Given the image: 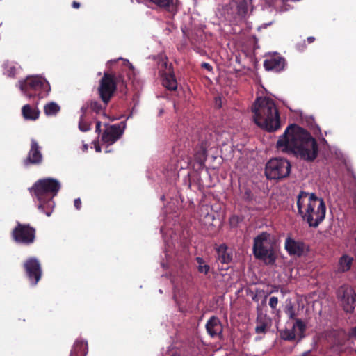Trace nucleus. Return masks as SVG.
Returning a JSON list of instances; mask_svg holds the SVG:
<instances>
[{
    "label": "nucleus",
    "instance_id": "39",
    "mask_svg": "<svg viewBox=\"0 0 356 356\" xmlns=\"http://www.w3.org/2000/svg\"><path fill=\"white\" fill-rule=\"evenodd\" d=\"M81 204L82 202L80 198H76L74 200V205L77 210H79L81 208Z\"/></svg>",
    "mask_w": 356,
    "mask_h": 356
},
{
    "label": "nucleus",
    "instance_id": "36",
    "mask_svg": "<svg viewBox=\"0 0 356 356\" xmlns=\"http://www.w3.org/2000/svg\"><path fill=\"white\" fill-rule=\"evenodd\" d=\"M277 304L278 298L275 296L270 297L269 300V306L273 310H275L277 309Z\"/></svg>",
    "mask_w": 356,
    "mask_h": 356
},
{
    "label": "nucleus",
    "instance_id": "4",
    "mask_svg": "<svg viewBox=\"0 0 356 356\" xmlns=\"http://www.w3.org/2000/svg\"><path fill=\"white\" fill-rule=\"evenodd\" d=\"M273 236L267 232H262L254 238L252 252L254 257L266 264H273L276 261Z\"/></svg>",
    "mask_w": 356,
    "mask_h": 356
},
{
    "label": "nucleus",
    "instance_id": "16",
    "mask_svg": "<svg viewBox=\"0 0 356 356\" xmlns=\"http://www.w3.org/2000/svg\"><path fill=\"white\" fill-rule=\"evenodd\" d=\"M286 65L285 59L278 54L268 56L264 61V67L267 71L280 72Z\"/></svg>",
    "mask_w": 356,
    "mask_h": 356
},
{
    "label": "nucleus",
    "instance_id": "45",
    "mask_svg": "<svg viewBox=\"0 0 356 356\" xmlns=\"http://www.w3.org/2000/svg\"><path fill=\"white\" fill-rule=\"evenodd\" d=\"M298 47L299 50L302 51L305 48V42H303V44L302 45L298 44Z\"/></svg>",
    "mask_w": 356,
    "mask_h": 356
},
{
    "label": "nucleus",
    "instance_id": "23",
    "mask_svg": "<svg viewBox=\"0 0 356 356\" xmlns=\"http://www.w3.org/2000/svg\"><path fill=\"white\" fill-rule=\"evenodd\" d=\"M40 111L37 108H33L29 104L24 105L22 108V114L25 120H36L40 116Z\"/></svg>",
    "mask_w": 356,
    "mask_h": 356
},
{
    "label": "nucleus",
    "instance_id": "1",
    "mask_svg": "<svg viewBox=\"0 0 356 356\" xmlns=\"http://www.w3.org/2000/svg\"><path fill=\"white\" fill-rule=\"evenodd\" d=\"M279 152L300 158L307 162H313L318 154V145L306 129L297 124L286 127L276 143Z\"/></svg>",
    "mask_w": 356,
    "mask_h": 356
},
{
    "label": "nucleus",
    "instance_id": "11",
    "mask_svg": "<svg viewBox=\"0 0 356 356\" xmlns=\"http://www.w3.org/2000/svg\"><path fill=\"white\" fill-rule=\"evenodd\" d=\"M354 340H356V327H353L348 334L343 331L338 332L333 342L332 349L338 353L344 352L347 349H356L355 346L350 344V342L354 343Z\"/></svg>",
    "mask_w": 356,
    "mask_h": 356
},
{
    "label": "nucleus",
    "instance_id": "42",
    "mask_svg": "<svg viewBox=\"0 0 356 356\" xmlns=\"http://www.w3.org/2000/svg\"><path fill=\"white\" fill-rule=\"evenodd\" d=\"M80 3L76 1H74L72 3V6L74 8H76V9H78L80 8Z\"/></svg>",
    "mask_w": 356,
    "mask_h": 356
},
{
    "label": "nucleus",
    "instance_id": "9",
    "mask_svg": "<svg viewBox=\"0 0 356 356\" xmlns=\"http://www.w3.org/2000/svg\"><path fill=\"white\" fill-rule=\"evenodd\" d=\"M116 86L111 73L105 72L99 81L97 93L102 102L108 104L116 91Z\"/></svg>",
    "mask_w": 356,
    "mask_h": 356
},
{
    "label": "nucleus",
    "instance_id": "30",
    "mask_svg": "<svg viewBox=\"0 0 356 356\" xmlns=\"http://www.w3.org/2000/svg\"><path fill=\"white\" fill-rule=\"evenodd\" d=\"M111 74L115 83L116 88L119 86L120 88V92L125 94L127 92V84L123 75L121 74Z\"/></svg>",
    "mask_w": 356,
    "mask_h": 356
},
{
    "label": "nucleus",
    "instance_id": "25",
    "mask_svg": "<svg viewBox=\"0 0 356 356\" xmlns=\"http://www.w3.org/2000/svg\"><path fill=\"white\" fill-rule=\"evenodd\" d=\"M163 85L168 90L173 91L177 88V81L173 73H166L163 77Z\"/></svg>",
    "mask_w": 356,
    "mask_h": 356
},
{
    "label": "nucleus",
    "instance_id": "29",
    "mask_svg": "<svg viewBox=\"0 0 356 356\" xmlns=\"http://www.w3.org/2000/svg\"><path fill=\"white\" fill-rule=\"evenodd\" d=\"M151 1L170 12L174 13L176 11L175 0H151Z\"/></svg>",
    "mask_w": 356,
    "mask_h": 356
},
{
    "label": "nucleus",
    "instance_id": "49",
    "mask_svg": "<svg viewBox=\"0 0 356 356\" xmlns=\"http://www.w3.org/2000/svg\"><path fill=\"white\" fill-rule=\"evenodd\" d=\"M163 112V109H161V110L160 111V112H159V115H161V113H162Z\"/></svg>",
    "mask_w": 356,
    "mask_h": 356
},
{
    "label": "nucleus",
    "instance_id": "44",
    "mask_svg": "<svg viewBox=\"0 0 356 356\" xmlns=\"http://www.w3.org/2000/svg\"><path fill=\"white\" fill-rule=\"evenodd\" d=\"M125 63H126V65L129 67V68L131 70H134V66L132 65V64L131 63L129 62V60H125Z\"/></svg>",
    "mask_w": 356,
    "mask_h": 356
},
{
    "label": "nucleus",
    "instance_id": "34",
    "mask_svg": "<svg viewBox=\"0 0 356 356\" xmlns=\"http://www.w3.org/2000/svg\"><path fill=\"white\" fill-rule=\"evenodd\" d=\"M85 116L86 115H83V114H82L80 118L79 122V128L83 132L88 131L90 130V129H91L90 128L91 123H89L84 120Z\"/></svg>",
    "mask_w": 356,
    "mask_h": 356
},
{
    "label": "nucleus",
    "instance_id": "20",
    "mask_svg": "<svg viewBox=\"0 0 356 356\" xmlns=\"http://www.w3.org/2000/svg\"><path fill=\"white\" fill-rule=\"evenodd\" d=\"M285 249L290 255L301 256L305 250L303 242L296 241L287 237L285 241Z\"/></svg>",
    "mask_w": 356,
    "mask_h": 356
},
{
    "label": "nucleus",
    "instance_id": "12",
    "mask_svg": "<svg viewBox=\"0 0 356 356\" xmlns=\"http://www.w3.org/2000/svg\"><path fill=\"white\" fill-rule=\"evenodd\" d=\"M23 267L31 285H37L42 275L40 261L35 257H29L24 261Z\"/></svg>",
    "mask_w": 356,
    "mask_h": 356
},
{
    "label": "nucleus",
    "instance_id": "43",
    "mask_svg": "<svg viewBox=\"0 0 356 356\" xmlns=\"http://www.w3.org/2000/svg\"><path fill=\"white\" fill-rule=\"evenodd\" d=\"M307 41L309 44H311L315 41V38L313 36H309L307 38Z\"/></svg>",
    "mask_w": 356,
    "mask_h": 356
},
{
    "label": "nucleus",
    "instance_id": "24",
    "mask_svg": "<svg viewBox=\"0 0 356 356\" xmlns=\"http://www.w3.org/2000/svg\"><path fill=\"white\" fill-rule=\"evenodd\" d=\"M54 198H45L44 200H38L39 202L38 209L44 212L47 216H49L54 209L55 203Z\"/></svg>",
    "mask_w": 356,
    "mask_h": 356
},
{
    "label": "nucleus",
    "instance_id": "7",
    "mask_svg": "<svg viewBox=\"0 0 356 356\" xmlns=\"http://www.w3.org/2000/svg\"><path fill=\"white\" fill-rule=\"evenodd\" d=\"M48 83L40 76H29L21 82L20 88L24 94L29 98L44 97L43 91Z\"/></svg>",
    "mask_w": 356,
    "mask_h": 356
},
{
    "label": "nucleus",
    "instance_id": "37",
    "mask_svg": "<svg viewBox=\"0 0 356 356\" xmlns=\"http://www.w3.org/2000/svg\"><path fill=\"white\" fill-rule=\"evenodd\" d=\"M243 199L246 201H252L253 200V194L250 189H246L243 193Z\"/></svg>",
    "mask_w": 356,
    "mask_h": 356
},
{
    "label": "nucleus",
    "instance_id": "27",
    "mask_svg": "<svg viewBox=\"0 0 356 356\" xmlns=\"http://www.w3.org/2000/svg\"><path fill=\"white\" fill-rule=\"evenodd\" d=\"M207 147L203 143H202L199 149L195 151L194 155L195 160L200 166L204 165L207 157Z\"/></svg>",
    "mask_w": 356,
    "mask_h": 356
},
{
    "label": "nucleus",
    "instance_id": "14",
    "mask_svg": "<svg viewBox=\"0 0 356 356\" xmlns=\"http://www.w3.org/2000/svg\"><path fill=\"white\" fill-rule=\"evenodd\" d=\"M43 156L41 152V147L38 143L33 138L31 140V147L27 156L24 159V166L39 165L42 163Z\"/></svg>",
    "mask_w": 356,
    "mask_h": 356
},
{
    "label": "nucleus",
    "instance_id": "35",
    "mask_svg": "<svg viewBox=\"0 0 356 356\" xmlns=\"http://www.w3.org/2000/svg\"><path fill=\"white\" fill-rule=\"evenodd\" d=\"M4 74L9 77H14L16 74L15 66L10 64L6 65Z\"/></svg>",
    "mask_w": 356,
    "mask_h": 356
},
{
    "label": "nucleus",
    "instance_id": "31",
    "mask_svg": "<svg viewBox=\"0 0 356 356\" xmlns=\"http://www.w3.org/2000/svg\"><path fill=\"white\" fill-rule=\"evenodd\" d=\"M60 111V106L54 102H51L44 106V112L48 116L56 115Z\"/></svg>",
    "mask_w": 356,
    "mask_h": 356
},
{
    "label": "nucleus",
    "instance_id": "32",
    "mask_svg": "<svg viewBox=\"0 0 356 356\" xmlns=\"http://www.w3.org/2000/svg\"><path fill=\"white\" fill-rule=\"evenodd\" d=\"M196 261L198 264L197 269L201 273L207 274L210 270V266L205 264L202 257H196Z\"/></svg>",
    "mask_w": 356,
    "mask_h": 356
},
{
    "label": "nucleus",
    "instance_id": "18",
    "mask_svg": "<svg viewBox=\"0 0 356 356\" xmlns=\"http://www.w3.org/2000/svg\"><path fill=\"white\" fill-rule=\"evenodd\" d=\"M270 319L266 314H264L261 308L257 307V318L255 327V332L257 334H264L267 331V328L270 325Z\"/></svg>",
    "mask_w": 356,
    "mask_h": 356
},
{
    "label": "nucleus",
    "instance_id": "22",
    "mask_svg": "<svg viewBox=\"0 0 356 356\" xmlns=\"http://www.w3.org/2000/svg\"><path fill=\"white\" fill-rule=\"evenodd\" d=\"M88 353V343L82 339H77L72 348L70 356H86Z\"/></svg>",
    "mask_w": 356,
    "mask_h": 356
},
{
    "label": "nucleus",
    "instance_id": "46",
    "mask_svg": "<svg viewBox=\"0 0 356 356\" xmlns=\"http://www.w3.org/2000/svg\"><path fill=\"white\" fill-rule=\"evenodd\" d=\"M279 286H273L272 291L270 292V293L273 292H277L278 291Z\"/></svg>",
    "mask_w": 356,
    "mask_h": 356
},
{
    "label": "nucleus",
    "instance_id": "13",
    "mask_svg": "<svg viewBox=\"0 0 356 356\" xmlns=\"http://www.w3.org/2000/svg\"><path fill=\"white\" fill-rule=\"evenodd\" d=\"M125 128L126 122L124 121L108 126L102 134V142L108 145H113L122 137Z\"/></svg>",
    "mask_w": 356,
    "mask_h": 356
},
{
    "label": "nucleus",
    "instance_id": "41",
    "mask_svg": "<svg viewBox=\"0 0 356 356\" xmlns=\"http://www.w3.org/2000/svg\"><path fill=\"white\" fill-rule=\"evenodd\" d=\"M101 122L97 121L96 122V127H95V131L98 134L101 132Z\"/></svg>",
    "mask_w": 356,
    "mask_h": 356
},
{
    "label": "nucleus",
    "instance_id": "33",
    "mask_svg": "<svg viewBox=\"0 0 356 356\" xmlns=\"http://www.w3.org/2000/svg\"><path fill=\"white\" fill-rule=\"evenodd\" d=\"M284 312L290 319L295 320L296 321V313L293 305L291 302L286 305Z\"/></svg>",
    "mask_w": 356,
    "mask_h": 356
},
{
    "label": "nucleus",
    "instance_id": "2",
    "mask_svg": "<svg viewBox=\"0 0 356 356\" xmlns=\"http://www.w3.org/2000/svg\"><path fill=\"white\" fill-rule=\"evenodd\" d=\"M296 204L298 214L309 227L316 228L324 220L326 205L323 199L315 193L300 191Z\"/></svg>",
    "mask_w": 356,
    "mask_h": 356
},
{
    "label": "nucleus",
    "instance_id": "6",
    "mask_svg": "<svg viewBox=\"0 0 356 356\" xmlns=\"http://www.w3.org/2000/svg\"><path fill=\"white\" fill-rule=\"evenodd\" d=\"M291 167L288 160L275 158L266 163L265 175L268 179H282L289 175Z\"/></svg>",
    "mask_w": 356,
    "mask_h": 356
},
{
    "label": "nucleus",
    "instance_id": "47",
    "mask_svg": "<svg viewBox=\"0 0 356 356\" xmlns=\"http://www.w3.org/2000/svg\"><path fill=\"white\" fill-rule=\"evenodd\" d=\"M350 344H351L352 346H355L356 347V340H354V343H352L350 342ZM351 350L356 352V348L355 349H351Z\"/></svg>",
    "mask_w": 356,
    "mask_h": 356
},
{
    "label": "nucleus",
    "instance_id": "10",
    "mask_svg": "<svg viewBox=\"0 0 356 356\" xmlns=\"http://www.w3.org/2000/svg\"><path fill=\"white\" fill-rule=\"evenodd\" d=\"M337 296L342 307L348 313H352L356 306V293L348 284L341 286L337 291Z\"/></svg>",
    "mask_w": 356,
    "mask_h": 356
},
{
    "label": "nucleus",
    "instance_id": "15",
    "mask_svg": "<svg viewBox=\"0 0 356 356\" xmlns=\"http://www.w3.org/2000/svg\"><path fill=\"white\" fill-rule=\"evenodd\" d=\"M306 330V324L301 319H296L291 329L285 328L280 332V337L285 341H293L296 339V335L301 340L305 337Z\"/></svg>",
    "mask_w": 356,
    "mask_h": 356
},
{
    "label": "nucleus",
    "instance_id": "3",
    "mask_svg": "<svg viewBox=\"0 0 356 356\" xmlns=\"http://www.w3.org/2000/svg\"><path fill=\"white\" fill-rule=\"evenodd\" d=\"M253 119L255 124L268 132L278 130L280 118L274 101L269 97H258L252 106Z\"/></svg>",
    "mask_w": 356,
    "mask_h": 356
},
{
    "label": "nucleus",
    "instance_id": "21",
    "mask_svg": "<svg viewBox=\"0 0 356 356\" xmlns=\"http://www.w3.org/2000/svg\"><path fill=\"white\" fill-rule=\"evenodd\" d=\"M216 253L218 260L222 264H229L232 260V253L228 250V247L225 243L216 248Z\"/></svg>",
    "mask_w": 356,
    "mask_h": 356
},
{
    "label": "nucleus",
    "instance_id": "38",
    "mask_svg": "<svg viewBox=\"0 0 356 356\" xmlns=\"http://www.w3.org/2000/svg\"><path fill=\"white\" fill-rule=\"evenodd\" d=\"M240 221V218L238 216L233 215L229 218V223L231 226L236 227Z\"/></svg>",
    "mask_w": 356,
    "mask_h": 356
},
{
    "label": "nucleus",
    "instance_id": "17",
    "mask_svg": "<svg viewBox=\"0 0 356 356\" xmlns=\"http://www.w3.org/2000/svg\"><path fill=\"white\" fill-rule=\"evenodd\" d=\"M108 104H105L103 102L101 103L95 99L87 101L81 107V111L83 115H86L88 111L95 113L97 115H102L106 116L105 110Z\"/></svg>",
    "mask_w": 356,
    "mask_h": 356
},
{
    "label": "nucleus",
    "instance_id": "26",
    "mask_svg": "<svg viewBox=\"0 0 356 356\" xmlns=\"http://www.w3.org/2000/svg\"><path fill=\"white\" fill-rule=\"evenodd\" d=\"M353 259L347 254H343L339 261L338 271L344 273L348 271L353 264Z\"/></svg>",
    "mask_w": 356,
    "mask_h": 356
},
{
    "label": "nucleus",
    "instance_id": "19",
    "mask_svg": "<svg viewBox=\"0 0 356 356\" xmlns=\"http://www.w3.org/2000/svg\"><path fill=\"white\" fill-rule=\"evenodd\" d=\"M206 330L207 333L211 337H218L220 338L222 337V325L220 321V319L213 316H211L207 321L206 324Z\"/></svg>",
    "mask_w": 356,
    "mask_h": 356
},
{
    "label": "nucleus",
    "instance_id": "48",
    "mask_svg": "<svg viewBox=\"0 0 356 356\" xmlns=\"http://www.w3.org/2000/svg\"><path fill=\"white\" fill-rule=\"evenodd\" d=\"M266 298H267V296H265L264 299L262 300L261 302V304L264 305L266 304Z\"/></svg>",
    "mask_w": 356,
    "mask_h": 356
},
{
    "label": "nucleus",
    "instance_id": "8",
    "mask_svg": "<svg viewBox=\"0 0 356 356\" xmlns=\"http://www.w3.org/2000/svg\"><path fill=\"white\" fill-rule=\"evenodd\" d=\"M11 236L17 243L30 245L35 241L36 229L29 224L17 221L16 226L11 232Z\"/></svg>",
    "mask_w": 356,
    "mask_h": 356
},
{
    "label": "nucleus",
    "instance_id": "40",
    "mask_svg": "<svg viewBox=\"0 0 356 356\" xmlns=\"http://www.w3.org/2000/svg\"><path fill=\"white\" fill-rule=\"evenodd\" d=\"M201 67L204 69L207 70L208 71H211L213 70L212 66L207 63H202L201 64Z\"/></svg>",
    "mask_w": 356,
    "mask_h": 356
},
{
    "label": "nucleus",
    "instance_id": "5",
    "mask_svg": "<svg viewBox=\"0 0 356 356\" xmlns=\"http://www.w3.org/2000/svg\"><path fill=\"white\" fill-rule=\"evenodd\" d=\"M60 183L56 179L47 177L35 181L29 191L38 200L54 198L60 189Z\"/></svg>",
    "mask_w": 356,
    "mask_h": 356
},
{
    "label": "nucleus",
    "instance_id": "50",
    "mask_svg": "<svg viewBox=\"0 0 356 356\" xmlns=\"http://www.w3.org/2000/svg\"><path fill=\"white\" fill-rule=\"evenodd\" d=\"M96 150H97V152H100V148H99V147H97V148H96Z\"/></svg>",
    "mask_w": 356,
    "mask_h": 356
},
{
    "label": "nucleus",
    "instance_id": "28",
    "mask_svg": "<svg viewBox=\"0 0 356 356\" xmlns=\"http://www.w3.org/2000/svg\"><path fill=\"white\" fill-rule=\"evenodd\" d=\"M237 4V13L241 17H245L248 11V6L251 0H233Z\"/></svg>",
    "mask_w": 356,
    "mask_h": 356
}]
</instances>
